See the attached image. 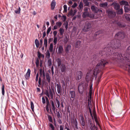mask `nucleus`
I'll return each instance as SVG.
<instances>
[{"label":"nucleus","mask_w":130,"mask_h":130,"mask_svg":"<svg viewBox=\"0 0 130 130\" xmlns=\"http://www.w3.org/2000/svg\"><path fill=\"white\" fill-rule=\"evenodd\" d=\"M94 119H95V121L96 122V124H98L99 126L100 125L99 124V122L98 120L95 117H94Z\"/></svg>","instance_id":"680f3d73"},{"label":"nucleus","mask_w":130,"mask_h":130,"mask_svg":"<svg viewBox=\"0 0 130 130\" xmlns=\"http://www.w3.org/2000/svg\"><path fill=\"white\" fill-rule=\"evenodd\" d=\"M125 17L126 20L127 21L130 22V17H129L128 15L127 14H125Z\"/></svg>","instance_id":"473e14b6"},{"label":"nucleus","mask_w":130,"mask_h":130,"mask_svg":"<svg viewBox=\"0 0 130 130\" xmlns=\"http://www.w3.org/2000/svg\"><path fill=\"white\" fill-rule=\"evenodd\" d=\"M42 103L43 104H44L45 103V100L44 98L43 97L42 98Z\"/></svg>","instance_id":"13d9d810"},{"label":"nucleus","mask_w":130,"mask_h":130,"mask_svg":"<svg viewBox=\"0 0 130 130\" xmlns=\"http://www.w3.org/2000/svg\"><path fill=\"white\" fill-rule=\"evenodd\" d=\"M57 91L58 94H61L62 93V89L61 86L60 84L56 85Z\"/></svg>","instance_id":"1a4fd4ad"},{"label":"nucleus","mask_w":130,"mask_h":130,"mask_svg":"<svg viewBox=\"0 0 130 130\" xmlns=\"http://www.w3.org/2000/svg\"><path fill=\"white\" fill-rule=\"evenodd\" d=\"M59 32L61 35H62L63 34L64 31V29L61 28H60L59 29Z\"/></svg>","instance_id":"c756f323"},{"label":"nucleus","mask_w":130,"mask_h":130,"mask_svg":"<svg viewBox=\"0 0 130 130\" xmlns=\"http://www.w3.org/2000/svg\"><path fill=\"white\" fill-rule=\"evenodd\" d=\"M97 64L94 70H91L89 73H88L86 77V81L88 82L91 78L93 79L94 77H95L96 78L97 74L99 75L98 79H101V76L103 73L102 70H103L105 66L108 63L107 61L104 59H101Z\"/></svg>","instance_id":"7ed1b4c3"},{"label":"nucleus","mask_w":130,"mask_h":130,"mask_svg":"<svg viewBox=\"0 0 130 130\" xmlns=\"http://www.w3.org/2000/svg\"><path fill=\"white\" fill-rule=\"evenodd\" d=\"M56 61L58 63V67H59L61 64V60L59 58H57Z\"/></svg>","instance_id":"5701e85b"},{"label":"nucleus","mask_w":130,"mask_h":130,"mask_svg":"<svg viewBox=\"0 0 130 130\" xmlns=\"http://www.w3.org/2000/svg\"><path fill=\"white\" fill-rule=\"evenodd\" d=\"M90 16V13L89 12H84L82 15V17L83 18H85L87 17Z\"/></svg>","instance_id":"a211bd4d"},{"label":"nucleus","mask_w":130,"mask_h":130,"mask_svg":"<svg viewBox=\"0 0 130 130\" xmlns=\"http://www.w3.org/2000/svg\"><path fill=\"white\" fill-rule=\"evenodd\" d=\"M44 45L45 46V48L46 49L47 46V40L46 37L44 39Z\"/></svg>","instance_id":"6ab92c4d"},{"label":"nucleus","mask_w":130,"mask_h":130,"mask_svg":"<svg viewBox=\"0 0 130 130\" xmlns=\"http://www.w3.org/2000/svg\"><path fill=\"white\" fill-rule=\"evenodd\" d=\"M51 29V27H49L47 29L46 33L47 35H48Z\"/></svg>","instance_id":"3c124183"},{"label":"nucleus","mask_w":130,"mask_h":130,"mask_svg":"<svg viewBox=\"0 0 130 130\" xmlns=\"http://www.w3.org/2000/svg\"><path fill=\"white\" fill-rule=\"evenodd\" d=\"M49 95H50L51 99H52L53 98V94L52 92L51 91H50Z\"/></svg>","instance_id":"bf43d9fd"},{"label":"nucleus","mask_w":130,"mask_h":130,"mask_svg":"<svg viewBox=\"0 0 130 130\" xmlns=\"http://www.w3.org/2000/svg\"><path fill=\"white\" fill-rule=\"evenodd\" d=\"M48 66H51L52 64V62L51 59H49L48 61Z\"/></svg>","instance_id":"79ce46f5"},{"label":"nucleus","mask_w":130,"mask_h":130,"mask_svg":"<svg viewBox=\"0 0 130 130\" xmlns=\"http://www.w3.org/2000/svg\"><path fill=\"white\" fill-rule=\"evenodd\" d=\"M113 4L114 8L115 9L117 10L119 9L120 6L118 3H113Z\"/></svg>","instance_id":"f3484780"},{"label":"nucleus","mask_w":130,"mask_h":130,"mask_svg":"<svg viewBox=\"0 0 130 130\" xmlns=\"http://www.w3.org/2000/svg\"><path fill=\"white\" fill-rule=\"evenodd\" d=\"M47 117L49 121L51 122H52V117L51 116H50L49 115H48Z\"/></svg>","instance_id":"864d4df0"},{"label":"nucleus","mask_w":130,"mask_h":130,"mask_svg":"<svg viewBox=\"0 0 130 130\" xmlns=\"http://www.w3.org/2000/svg\"><path fill=\"white\" fill-rule=\"evenodd\" d=\"M91 9L92 11L95 13H97L98 12V9L94 6L92 5L91 7Z\"/></svg>","instance_id":"2eb2a0df"},{"label":"nucleus","mask_w":130,"mask_h":130,"mask_svg":"<svg viewBox=\"0 0 130 130\" xmlns=\"http://www.w3.org/2000/svg\"><path fill=\"white\" fill-rule=\"evenodd\" d=\"M77 4L76 3H75L72 6V7L73 8H74L77 6Z\"/></svg>","instance_id":"4d7b16f0"},{"label":"nucleus","mask_w":130,"mask_h":130,"mask_svg":"<svg viewBox=\"0 0 130 130\" xmlns=\"http://www.w3.org/2000/svg\"><path fill=\"white\" fill-rule=\"evenodd\" d=\"M53 43L50 44L49 47V50L50 52H52L53 51Z\"/></svg>","instance_id":"cd10ccee"},{"label":"nucleus","mask_w":130,"mask_h":130,"mask_svg":"<svg viewBox=\"0 0 130 130\" xmlns=\"http://www.w3.org/2000/svg\"><path fill=\"white\" fill-rule=\"evenodd\" d=\"M75 14V13H74L73 10L71 9L69 11L68 15H69L70 16H73Z\"/></svg>","instance_id":"7c9ffc66"},{"label":"nucleus","mask_w":130,"mask_h":130,"mask_svg":"<svg viewBox=\"0 0 130 130\" xmlns=\"http://www.w3.org/2000/svg\"><path fill=\"white\" fill-rule=\"evenodd\" d=\"M38 76H39V73H38H38H37V74H36V79H35L36 81V82H37L38 81Z\"/></svg>","instance_id":"052dcab7"},{"label":"nucleus","mask_w":130,"mask_h":130,"mask_svg":"<svg viewBox=\"0 0 130 130\" xmlns=\"http://www.w3.org/2000/svg\"><path fill=\"white\" fill-rule=\"evenodd\" d=\"M74 125L76 129H78L77 127V122L76 120V119L75 121H74Z\"/></svg>","instance_id":"c03bdc74"},{"label":"nucleus","mask_w":130,"mask_h":130,"mask_svg":"<svg viewBox=\"0 0 130 130\" xmlns=\"http://www.w3.org/2000/svg\"><path fill=\"white\" fill-rule=\"evenodd\" d=\"M50 127L52 129H54V127L53 125L51 123L50 124Z\"/></svg>","instance_id":"774afa93"},{"label":"nucleus","mask_w":130,"mask_h":130,"mask_svg":"<svg viewBox=\"0 0 130 130\" xmlns=\"http://www.w3.org/2000/svg\"><path fill=\"white\" fill-rule=\"evenodd\" d=\"M56 101L58 105V107H57V108H58L60 107V103L59 101L57 99H56Z\"/></svg>","instance_id":"6e6d98bb"},{"label":"nucleus","mask_w":130,"mask_h":130,"mask_svg":"<svg viewBox=\"0 0 130 130\" xmlns=\"http://www.w3.org/2000/svg\"><path fill=\"white\" fill-rule=\"evenodd\" d=\"M82 45L81 42L79 40L77 41L76 42L75 46L76 48H80Z\"/></svg>","instance_id":"9d476101"},{"label":"nucleus","mask_w":130,"mask_h":130,"mask_svg":"<svg viewBox=\"0 0 130 130\" xmlns=\"http://www.w3.org/2000/svg\"><path fill=\"white\" fill-rule=\"evenodd\" d=\"M106 13L108 17L110 18H114L116 15V13L115 11L109 9L106 10Z\"/></svg>","instance_id":"20e7f679"},{"label":"nucleus","mask_w":130,"mask_h":130,"mask_svg":"<svg viewBox=\"0 0 130 130\" xmlns=\"http://www.w3.org/2000/svg\"><path fill=\"white\" fill-rule=\"evenodd\" d=\"M44 57V56L43 54H41V53L39 52H38V57L39 59H40L41 57H42L43 58Z\"/></svg>","instance_id":"c85d7f7f"},{"label":"nucleus","mask_w":130,"mask_h":130,"mask_svg":"<svg viewBox=\"0 0 130 130\" xmlns=\"http://www.w3.org/2000/svg\"><path fill=\"white\" fill-rule=\"evenodd\" d=\"M53 38H50L48 39V42L50 43L51 42L53 41Z\"/></svg>","instance_id":"0e129e2a"},{"label":"nucleus","mask_w":130,"mask_h":130,"mask_svg":"<svg viewBox=\"0 0 130 130\" xmlns=\"http://www.w3.org/2000/svg\"><path fill=\"white\" fill-rule=\"evenodd\" d=\"M35 44L36 46L37 47H38L39 46V43L38 40L36 39L35 40Z\"/></svg>","instance_id":"2f4dec72"},{"label":"nucleus","mask_w":130,"mask_h":130,"mask_svg":"<svg viewBox=\"0 0 130 130\" xmlns=\"http://www.w3.org/2000/svg\"><path fill=\"white\" fill-rule=\"evenodd\" d=\"M46 80L47 81L48 83H50V77L49 76V74L47 73L46 74Z\"/></svg>","instance_id":"4be33fe9"},{"label":"nucleus","mask_w":130,"mask_h":130,"mask_svg":"<svg viewBox=\"0 0 130 130\" xmlns=\"http://www.w3.org/2000/svg\"><path fill=\"white\" fill-rule=\"evenodd\" d=\"M63 25L64 26L66 29H67L68 28V23L67 22H64L63 24Z\"/></svg>","instance_id":"8fccbe9b"},{"label":"nucleus","mask_w":130,"mask_h":130,"mask_svg":"<svg viewBox=\"0 0 130 130\" xmlns=\"http://www.w3.org/2000/svg\"><path fill=\"white\" fill-rule=\"evenodd\" d=\"M125 37L124 33L119 32L115 36V39L111 40L107 45V46L104 48L103 51L100 52V54L102 56H104L107 58L110 57L115 51L117 50L121 46L120 40L123 39Z\"/></svg>","instance_id":"f257e3e1"},{"label":"nucleus","mask_w":130,"mask_h":130,"mask_svg":"<svg viewBox=\"0 0 130 130\" xmlns=\"http://www.w3.org/2000/svg\"><path fill=\"white\" fill-rule=\"evenodd\" d=\"M63 51V47L62 45L59 46L58 48V53L59 54H62Z\"/></svg>","instance_id":"f8f14e48"},{"label":"nucleus","mask_w":130,"mask_h":130,"mask_svg":"<svg viewBox=\"0 0 130 130\" xmlns=\"http://www.w3.org/2000/svg\"><path fill=\"white\" fill-rule=\"evenodd\" d=\"M43 70L42 69H40L39 70L40 76L42 77V75Z\"/></svg>","instance_id":"37998d69"},{"label":"nucleus","mask_w":130,"mask_h":130,"mask_svg":"<svg viewBox=\"0 0 130 130\" xmlns=\"http://www.w3.org/2000/svg\"><path fill=\"white\" fill-rule=\"evenodd\" d=\"M42 77L43 79V80L44 79L45 80V76H46V75H45V73L44 72V70H43L42 72Z\"/></svg>","instance_id":"a19ab883"},{"label":"nucleus","mask_w":130,"mask_h":130,"mask_svg":"<svg viewBox=\"0 0 130 130\" xmlns=\"http://www.w3.org/2000/svg\"><path fill=\"white\" fill-rule=\"evenodd\" d=\"M108 4L107 2H105L100 4V6L103 8H105L107 7Z\"/></svg>","instance_id":"a878e982"},{"label":"nucleus","mask_w":130,"mask_h":130,"mask_svg":"<svg viewBox=\"0 0 130 130\" xmlns=\"http://www.w3.org/2000/svg\"><path fill=\"white\" fill-rule=\"evenodd\" d=\"M50 107V106L46 105V110L47 112H48L49 111V107Z\"/></svg>","instance_id":"338daca9"},{"label":"nucleus","mask_w":130,"mask_h":130,"mask_svg":"<svg viewBox=\"0 0 130 130\" xmlns=\"http://www.w3.org/2000/svg\"><path fill=\"white\" fill-rule=\"evenodd\" d=\"M121 5H124L126 6H128V3L127 2L124 0L122 1L120 3Z\"/></svg>","instance_id":"b1692460"},{"label":"nucleus","mask_w":130,"mask_h":130,"mask_svg":"<svg viewBox=\"0 0 130 130\" xmlns=\"http://www.w3.org/2000/svg\"><path fill=\"white\" fill-rule=\"evenodd\" d=\"M30 105H31V108L33 111H34V105L33 103V102L32 101H31L30 102Z\"/></svg>","instance_id":"72a5a7b5"},{"label":"nucleus","mask_w":130,"mask_h":130,"mask_svg":"<svg viewBox=\"0 0 130 130\" xmlns=\"http://www.w3.org/2000/svg\"><path fill=\"white\" fill-rule=\"evenodd\" d=\"M83 84V83H80L78 85V91L79 93L81 94L82 95L83 94V91H80V88L79 89V87H82V86H82V85Z\"/></svg>","instance_id":"412c9836"},{"label":"nucleus","mask_w":130,"mask_h":130,"mask_svg":"<svg viewBox=\"0 0 130 130\" xmlns=\"http://www.w3.org/2000/svg\"><path fill=\"white\" fill-rule=\"evenodd\" d=\"M90 10L89 8H88L87 7H85L84 9V12H88V10Z\"/></svg>","instance_id":"de8ad7c7"},{"label":"nucleus","mask_w":130,"mask_h":130,"mask_svg":"<svg viewBox=\"0 0 130 130\" xmlns=\"http://www.w3.org/2000/svg\"><path fill=\"white\" fill-rule=\"evenodd\" d=\"M117 14H122L123 13V10L122 8L120 9L117 10Z\"/></svg>","instance_id":"393cba45"},{"label":"nucleus","mask_w":130,"mask_h":130,"mask_svg":"<svg viewBox=\"0 0 130 130\" xmlns=\"http://www.w3.org/2000/svg\"><path fill=\"white\" fill-rule=\"evenodd\" d=\"M117 25L121 27H125V26L124 25H123L120 22L118 23Z\"/></svg>","instance_id":"09e8293b"},{"label":"nucleus","mask_w":130,"mask_h":130,"mask_svg":"<svg viewBox=\"0 0 130 130\" xmlns=\"http://www.w3.org/2000/svg\"><path fill=\"white\" fill-rule=\"evenodd\" d=\"M70 95V100L71 103H73V101L75 96V91H70L69 92Z\"/></svg>","instance_id":"423d86ee"},{"label":"nucleus","mask_w":130,"mask_h":130,"mask_svg":"<svg viewBox=\"0 0 130 130\" xmlns=\"http://www.w3.org/2000/svg\"><path fill=\"white\" fill-rule=\"evenodd\" d=\"M126 52L124 56H122L121 53L113 52V53L110 56V57L106 59L110 58L117 62L122 63L125 68V70H130V57L129 56L130 55V46L127 48Z\"/></svg>","instance_id":"f03ea898"},{"label":"nucleus","mask_w":130,"mask_h":130,"mask_svg":"<svg viewBox=\"0 0 130 130\" xmlns=\"http://www.w3.org/2000/svg\"><path fill=\"white\" fill-rule=\"evenodd\" d=\"M80 118V121L81 125L82 127L85 126V121L84 118L83 117V115L81 114L79 116Z\"/></svg>","instance_id":"0eeeda50"},{"label":"nucleus","mask_w":130,"mask_h":130,"mask_svg":"<svg viewBox=\"0 0 130 130\" xmlns=\"http://www.w3.org/2000/svg\"><path fill=\"white\" fill-rule=\"evenodd\" d=\"M91 27V23L88 22H86L85 23V25L83 30L85 32L88 31L90 29Z\"/></svg>","instance_id":"39448f33"},{"label":"nucleus","mask_w":130,"mask_h":130,"mask_svg":"<svg viewBox=\"0 0 130 130\" xmlns=\"http://www.w3.org/2000/svg\"><path fill=\"white\" fill-rule=\"evenodd\" d=\"M62 24V23L61 22H57L56 23V25L57 26L59 27L61 26Z\"/></svg>","instance_id":"c9c22d12"},{"label":"nucleus","mask_w":130,"mask_h":130,"mask_svg":"<svg viewBox=\"0 0 130 130\" xmlns=\"http://www.w3.org/2000/svg\"><path fill=\"white\" fill-rule=\"evenodd\" d=\"M44 94L47 96L48 98H50L49 94L48 91H46L44 93Z\"/></svg>","instance_id":"5fc2aeb1"},{"label":"nucleus","mask_w":130,"mask_h":130,"mask_svg":"<svg viewBox=\"0 0 130 130\" xmlns=\"http://www.w3.org/2000/svg\"><path fill=\"white\" fill-rule=\"evenodd\" d=\"M21 11V9L20 7H19V9L18 10H15V13L17 14H19L20 13Z\"/></svg>","instance_id":"58836bf2"},{"label":"nucleus","mask_w":130,"mask_h":130,"mask_svg":"<svg viewBox=\"0 0 130 130\" xmlns=\"http://www.w3.org/2000/svg\"><path fill=\"white\" fill-rule=\"evenodd\" d=\"M58 28V27L56 25L54 26L53 28L52 29L53 30H56Z\"/></svg>","instance_id":"69168bd1"},{"label":"nucleus","mask_w":130,"mask_h":130,"mask_svg":"<svg viewBox=\"0 0 130 130\" xmlns=\"http://www.w3.org/2000/svg\"><path fill=\"white\" fill-rule=\"evenodd\" d=\"M51 9L52 10H53L55 8L56 6V2L54 0L52 1L51 5Z\"/></svg>","instance_id":"ddd939ff"},{"label":"nucleus","mask_w":130,"mask_h":130,"mask_svg":"<svg viewBox=\"0 0 130 130\" xmlns=\"http://www.w3.org/2000/svg\"><path fill=\"white\" fill-rule=\"evenodd\" d=\"M56 112H57L56 116L58 118H60L61 117L60 116V114L59 113V111H57V110H56Z\"/></svg>","instance_id":"49530a36"},{"label":"nucleus","mask_w":130,"mask_h":130,"mask_svg":"<svg viewBox=\"0 0 130 130\" xmlns=\"http://www.w3.org/2000/svg\"><path fill=\"white\" fill-rule=\"evenodd\" d=\"M79 7L80 9H81L83 7V3L82 2H81L80 3L79 6Z\"/></svg>","instance_id":"a18cd8bd"},{"label":"nucleus","mask_w":130,"mask_h":130,"mask_svg":"<svg viewBox=\"0 0 130 130\" xmlns=\"http://www.w3.org/2000/svg\"><path fill=\"white\" fill-rule=\"evenodd\" d=\"M71 48V46L70 45H68L67 46L65 49V51L66 53L68 54L69 53V50Z\"/></svg>","instance_id":"aec40b11"},{"label":"nucleus","mask_w":130,"mask_h":130,"mask_svg":"<svg viewBox=\"0 0 130 130\" xmlns=\"http://www.w3.org/2000/svg\"><path fill=\"white\" fill-rule=\"evenodd\" d=\"M2 93L3 95H4L5 93L4 86L3 84L2 85Z\"/></svg>","instance_id":"f704fd0d"},{"label":"nucleus","mask_w":130,"mask_h":130,"mask_svg":"<svg viewBox=\"0 0 130 130\" xmlns=\"http://www.w3.org/2000/svg\"><path fill=\"white\" fill-rule=\"evenodd\" d=\"M63 8H64V11L65 12H67V6L66 5H64L63 6Z\"/></svg>","instance_id":"603ef678"},{"label":"nucleus","mask_w":130,"mask_h":130,"mask_svg":"<svg viewBox=\"0 0 130 130\" xmlns=\"http://www.w3.org/2000/svg\"><path fill=\"white\" fill-rule=\"evenodd\" d=\"M83 75V73L82 71H78L77 72L76 75L75 79L76 80H79L80 79Z\"/></svg>","instance_id":"6e6552de"},{"label":"nucleus","mask_w":130,"mask_h":130,"mask_svg":"<svg viewBox=\"0 0 130 130\" xmlns=\"http://www.w3.org/2000/svg\"><path fill=\"white\" fill-rule=\"evenodd\" d=\"M124 8L125 12H127L130 11V8H129L127 6H124Z\"/></svg>","instance_id":"bb28decb"},{"label":"nucleus","mask_w":130,"mask_h":130,"mask_svg":"<svg viewBox=\"0 0 130 130\" xmlns=\"http://www.w3.org/2000/svg\"><path fill=\"white\" fill-rule=\"evenodd\" d=\"M54 45H55L57 43V38L56 37H54Z\"/></svg>","instance_id":"4c0bfd02"},{"label":"nucleus","mask_w":130,"mask_h":130,"mask_svg":"<svg viewBox=\"0 0 130 130\" xmlns=\"http://www.w3.org/2000/svg\"><path fill=\"white\" fill-rule=\"evenodd\" d=\"M57 32L56 31H54L53 32L54 37H56V36L57 35Z\"/></svg>","instance_id":"e2e57ef3"},{"label":"nucleus","mask_w":130,"mask_h":130,"mask_svg":"<svg viewBox=\"0 0 130 130\" xmlns=\"http://www.w3.org/2000/svg\"><path fill=\"white\" fill-rule=\"evenodd\" d=\"M41 77L40 76H39V80H38V83L39 84V85H38V87H40V86L41 85Z\"/></svg>","instance_id":"ea45409f"},{"label":"nucleus","mask_w":130,"mask_h":130,"mask_svg":"<svg viewBox=\"0 0 130 130\" xmlns=\"http://www.w3.org/2000/svg\"><path fill=\"white\" fill-rule=\"evenodd\" d=\"M91 125L90 126V130H98V128L94 125L90 123Z\"/></svg>","instance_id":"dca6fc26"},{"label":"nucleus","mask_w":130,"mask_h":130,"mask_svg":"<svg viewBox=\"0 0 130 130\" xmlns=\"http://www.w3.org/2000/svg\"><path fill=\"white\" fill-rule=\"evenodd\" d=\"M30 69H28L27 71L25 76V77L26 79H29L30 74Z\"/></svg>","instance_id":"9b49d317"},{"label":"nucleus","mask_w":130,"mask_h":130,"mask_svg":"<svg viewBox=\"0 0 130 130\" xmlns=\"http://www.w3.org/2000/svg\"><path fill=\"white\" fill-rule=\"evenodd\" d=\"M35 63L37 67H38L39 66V59L37 58L36 61V62Z\"/></svg>","instance_id":"e433bc0d"},{"label":"nucleus","mask_w":130,"mask_h":130,"mask_svg":"<svg viewBox=\"0 0 130 130\" xmlns=\"http://www.w3.org/2000/svg\"><path fill=\"white\" fill-rule=\"evenodd\" d=\"M60 68L61 71L62 72H65L66 70V67L64 64H62L60 67Z\"/></svg>","instance_id":"4468645a"}]
</instances>
